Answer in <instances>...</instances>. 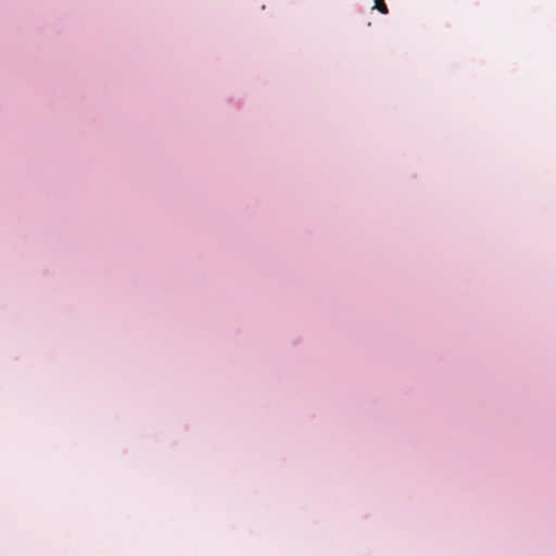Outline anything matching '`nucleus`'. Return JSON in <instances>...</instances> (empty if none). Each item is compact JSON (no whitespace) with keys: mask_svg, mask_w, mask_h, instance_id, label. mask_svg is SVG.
Returning <instances> with one entry per match:
<instances>
[{"mask_svg":"<svg viewBox=\"0 0 556 556\" xmlns=\"http://www.w3.org/2000/svg\"><path fill=\"white\" fill-rule=\"evenodd\" d=\"M375 9H377L382 14H387L389 12L384 0H375Z\"/></svg>","mask_w":556,"mask_h":556,"instance_id":"obj_1","label":"nucleus"}]
</instances>
